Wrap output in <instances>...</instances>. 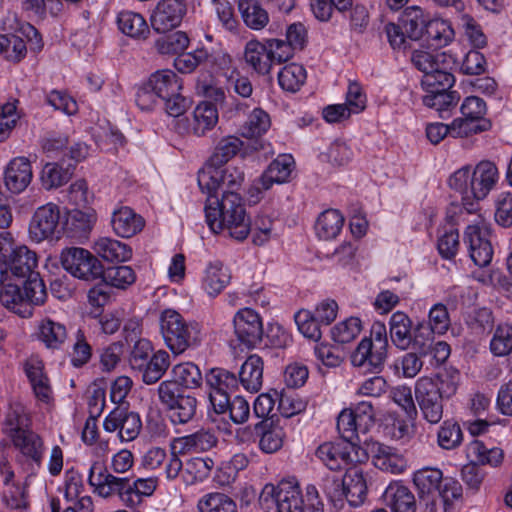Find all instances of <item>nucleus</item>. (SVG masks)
Returning a JSON list of instances; mask_svg holds the SVG:
<instances>
[{
    "instance_id": "nucleus-17",
    "label": "nucleus",
    "mask_w": 512,
    "mask_h": 512,
    "mask_svg": "<svg viewBox=\"0 0 512 512\" xmlns=\"http://www.w3.org/2000/svg\"><path fill=\"white\" fill-rule=\"evenodd\" d=\"M13 443L18 447L25 462L21 463L25 479L36 476V471L40 469L42 459L43 443L40 437L30 430H24L12 434Z\"/></svg>"
},
{
    "instance_id": "nucleus-52",
    "label": "nucleus",
    "mask_w": 512,
    "mask_h": 512,
    "mask_svg": "<svg viewBox=\"0 0 512 512\" xmlns=\"http://www.w3.org/2000/svg\"><path fill=\"white\" fill-rule=\"evenodd\" d=\"M435 331L426 321H420L413 328L411 335V347L422 356H427L435 343Z\"/></svg>"
},
{
    "instance_id": "nucleus-63",
    "label": "nucleus",
    "mask_w": 512,
    "mask_h": 512,
    "mask_svg": "<svg viewBox=\"0 0 512 512\" xmlns=\"http://www.w3.org/2000/svg\"><path fill=\"white\" fill-rule=\"evenodd\" d=\"M361 331V321L357 317H350L338 323L331 329L332 339L337 343L352 341Z\"/></svg>"
},
{
    "instance_id": "nucleus-6",
    "label": "nucleus",
    "mask_w": 512,
    "mask_h": 512,
    "mask_svg": "<svg viewBox=\"0 0 512 512\" xmlns=\"http://www.w3.org/2000/svg\"><path fill=\"white\" fill-rule=\"evenodd\" d=\"M147 81L170 116L178 117L187 110L190 103L181 94L182 80L174 71L170 69L156 71Z\"/></svg>"
},
{
    "instance_id": "nucleus-31",
    "label": "nucleus",
    "mask_w": 512,
    "mask_h": 512,
    "mask_svg": "<svg viewBox=\"0 0 512 512\" xmlns=\"http://www.w3.org/2000/svg\"><path fill=\"white\" fill-rule=\"evenodd\" d=\"M244 58L257 73L268 74L272 67L266 40L260 42L258 40H250L245 46Z\"/></svg>"
},
{
    "instance_id": "nucleus-64",
    "label": "nucleus",
    "mask_w": 512,
    "mask_h": 512,
    "mask_svg": "<svg viewBox=\"0 0 512 512\" xmlns=\"http://www.w3.org/2000/svg\"><path fill=\"white\" fill-rule=\"evenodd\" d=\"M152 351L153 347L149 340L144 338L135 340L128 359L130 368L135 372L143 368L153 355Z\"/></svg>"
},
{
    "instance_id": "nucleus-1",
    "label": "nucleus",
    "mask_w": 512,
    "mask_h": 512,
    "mask_svg": "<svg viewBox=\"0 0 512 512\" xmlns=\"http://www.w3.org/2000/svg\"><path fill=\"white\" fill-rule=\"evenodd\" d=\"M205 217L214 233L227 231L230 237L242 241L251 231V222L241 196L236 191H224L221 198L209 197Z\"/></svg>"
},
{
    "instance_id": "nucleus-19",
    "label": "nucleus",
    "mask_w": 512,
    "mask_h": 512,
    "mask_svg": "<svg viewBox=\"0 0 512 512\" xmlns=\"http://www.w3.org/2000/svg\"><path fill=\"white\" fill-rule=\"evenodd\" d=\"M187 12L184 0H161L151 15V25L158 33L178 27Z\"/></svg>"
},
{
    "instance_id": "nucleus-28",
    "label": "nucleus",
    "mask_w": 512,
    "mask_h": 512,
    "mask_svg": "<svg viewBox=\"0 0 512 512\" xmlns=\"http://www.w3.org/2000/svg\"><path fill=\"white\" fill-rule=\"evenodd\" d=\"M252 433L260 437L259 446L266 453H274L283 445L285 433L281 427L273 425L270 419L256 423Z\"/></svg>"
},
{
    "instance_id": "nucleus-29",
    "label": "nucleus",
    "mask_w": 512,
    "mask_h": 512,
    "mask_svg": "<svg viewBox=\"0 0 512 512\" xmlns=\"http://www.w3.org/2000/svg\"><path fill=\"white\" fill-rule=\"evenodd\" d=\"M238 381L245 390L256 393L263 383V360L257 354L250 355L242 364Z\"/></svg>"
},
{
    "instance_id": "nucleus-48",
    "label": "nucleus",
    "mask_w": 512,
    "mask_h": 512,
    "mask_svg": "<svg viewBox=\"0 0 512 512\" xmlns=\"http://www.w3.org/2000/svg\"><path fill=\"white\" fill-rule=\"evenodd\" d=\"M242 146L243 142L238 137H224L217 143L208 161L212 165L222 167L240 151Z\"/></svg>"
},
{
    "instance_id": "nucleus-12",
    "label": "nucleus",
    "mask_w": 512,
    "mask_h": 512,
    "mask_svg": "<svg viewBox=\"0 0 512 512\" xmlns=\"http://www.w3.org/2000/svg\"><path fill=\"white\" fill-rule=\"evenodd\" d=\"M415 397L423 418L430 424H437L443 417V403L445 396L440 394L437 383L428 377L417 380Z\"/></svg>"
},
{
    "instance_id": "nucleus-27",
    "label": "nucleus",
    "mask_w": 512,
    "mask_h": 512,
    "mask_svg": "<svg viewBox=\"0 0 512 512\" xmlns=\"http://www.w3.org/2000/svg\"><path fill=\"white\" fill-rule=\"evenodd\" d=\"M383 500L392 512H416L414 494L398 482H391L383 493Z\"/></svg>"
},
{
    "instance_id": "nucleus-33",
    "label": "nucleus",
    "mask_w": 512,
    "mask_h": 512,
    "mask_svg": "<svg viewBox=\"0 0 512 512\" xmlns=\"http://www.w3.org/2000/svg\"><path fill=\"white\" fill-rule=\"evenodd\" d=\"M238 11L244 24L253 30H262L269 23V14L258 0H238Z\"/></svg>"
},
{
    "instance_id": "nucleus-62",
    "label": "nucleus",
    "mask_w": 512,
    "mask_h": 512,
    "mask_svg": "<svg viewBox=\"0 0 512 512\" xmlns=\"http://www.w3.org/2000/svg\"><path fill=\"white\" fill-rule=\"evenodd\" d=\"M156 45L161 54L183 53L189 45V38L185 32L176 31L158 39Z\"/></svg>"
},
{
    "instance_id": "nucleus-58",
    "label": "nucleus",
    "mask_w": 512,
    "mask_h": 512,
    "mask_svg": "<svg viewBox=\"0 0 512 512\" xmlns=\"http://www.w3.org/2000/svg\"><path fill=\"white\" fill-rule=\"evenodd\" d=\"M466 323L473 334H489L494 327L493 313L488 308H479L469 314Z\"/></svg>"
},
{
    "instance_id": "nucleus-24",
    "label": "nucleus",
    "mask_w": 512,
    "mask_h": 512,
    "mask_svg": "<svg viewBox=\"0 0 512 512\" xmlns=\"http://www.w3.org/2000/svg\"><path fill=\"white\" fill-rule=\"evenodd\" d=\"M111 225L118 236L130 238L142 231L145 221L141 215L124 206L113 212Z\"/></svg>"
},
{
    "instance_id": "nucleus-23",
    "label": "nucleus",
    "mask_w": 512,
    "mask_h": 512,
    "mask_svg": "<svg viewBox=\"0 0 512 512\" xmlns=\"http://www.w3.org/2000/svg\"><path fill=\"white\" fill-rule=\"evenodd\" d=\"M32 177L30 161L26 157H15L5 169V186L12 193H21L31 183Z\"/></svg>"
},
{
    "instance_id": "nucleus-11",
    "label": "nucleus",
    "mask_w": 512,
    "mask_h": 512,
    "mask_svg": "<svg viewBox=\"0 0 512 512\" xmlns=\"http://www.w3.org/2000/svg\"><path fill=\"white\" fill-rule=\"evenodd\" d=\"M316 456L330 469H345L342 480H363L361 464L352 463L353 459L346 447L339 444L324 443L316 450Z\"/></svg>"
},
{
    "instance_id": "nucleus-22",
    "label": "nucleus",
    "mask_w": 512,
    "mask_h": 512,
    "mask_svg": "<svg viewBox=\"0 0 512 512\" xmlns=\"http://www.w3.org/2000/svg\"><path fill=\"white\" fill-rule=\"evenodd\" d=\"M380 354L372 340L364 338L360 341L351 355V363L354 367L362 369L363 372L380 373L387 358V350L383 349Z\"/></svg>"
},
{
    "instance_id": "nucleus-51",
    "label": "nucleus",
    "mask_w": 512,
    "mask_h": 512,
    "mask_svg": "<svg viewBox=\"0 0 512 512\" xmlns=\"http://www.w3.org/2000/svg\"><path fill=\"white\" fill-rule=\"evenodd\" d=\"M220 168L207 161L198 173V185L203 193H207V198L218 197V191L222 192Z\"/></svg>"
},
{
    "instance_id": "nucleus-8",
    "label": "nucleus",
    "mask_w": 512,
    "mask_h": 512,
    "mask_svg": "<svg viewBox=\"0 0 512 512\" xmlns=\"http://www.w3.org/2000/svg\"><path fill=\"white\" fill-rule=\"evenodd\" d=\"M462 118L451 123L452 133L466 137L487 131L491 128V121L486 119V103L477 96L467 97L461 105Z\"/></svg>"
},
{
    "instance_id": "nucleus-40",
    "label": "nucleus",
    "mask_w": 512,
    "mask_h": 512,
    "mask_svg": "<svg viewBox=\"0 0 512 512\" xmlns=\"http://www.w3.org/2000/svg\"><path fill=\"white\" fill-rule=\"evenodd\" d=\"M119 30L132 38H146L149 34V27L144 17L133 11H121L117 17Z\"/></svg>"
},
{
    "instance_id": "nucleus-35",
    "label": "nucleus",
    "mask_w": 512,
    "mask_h": 512,
    "mask_svg": "<svg viewBox=\"0 0 512 512\" xmlns=\"http://www.w3.org/2000/svg\"><path fill=\"white\" fill-rule=\"evenodd\" d=\"M218 122L217 108L209 103L202 102L195 108L189 127L196 136H203L211 130Z\"/></svg>"
},
{
    "instance_id": "nucleus-45",
    "label": "nucleus",
    "mask_w": 512,
    "mask_h": 512,
    "mask_svg": "<svg viewBox=\"0 0 512 512\" xmlns=\"http://www.w3.org/2000/svg\"><path fill=\"white\" fill-rule=\"evenodd\" d=\"M199 512H238L236 502L224 493L213 492L201 497L197 503Z\"/></svg>"
},
{
    "instance_id": "nucleus-34",
    "label": "nucleus",
    "mask_w": 512,
    "mask_h": 512,
    "mask_svg": "<svg viewBox=\"0 0 512 512\" xmlns=\"http://www.w3.org/2000/svg\"><path fill=\"white\" fill-rule=\"evenodd\" d=\"M171 364L170 355L165 350H158L153 353L144 367L139 369L142 381L147 385L157 383L168 370Z\"/></svg>"
},
{
    "instance_id": "nucleus-47",
    "label": "nucleus",
    "mask_w": 512,
    "mask_h": 512,
    "mask_svg": "<svg viewBox=\"0 0 512 512\" xmlns=\"http://www.w3.org/2000/svg\"><path fill=\"white\" fill-rule=\"evenodd\" d=\"M419 489L420 503L424 505L423 512H437L438 504H442L444 512L447 511L448 495L445 493V489L435 491L433 488L434 482H414Z\"/></svg>"
},
{
    "instance_id": "nucleus-44",
    "label": "nucleus",
    "mask_w": 512,
    "mask_h": 512,
    "mask_svg": "<svg viewBox=\"0 0 512 512\" xmlns=\"http://www.w3.org/2000/svg\"><path fill=\"white\" fill-rule=\"evenodd\" d=\"M25 370L37 398L42 401H48L50 387L48 385V379L43 373L42 361L34 358L30 359L26 363Z\"/></svg>"
},
{
    "instance_id": "nucleus-41",
    "label": "nucleus",
    "mask_w": 512,
    "mask_h": 512,
    "mask_svg": "<svg viewBox=\"0 0 512 512\" xmlns=\"http://www.w3.org/2000/svg\"><path fill=\"white\" fill-rule=\"evenodd\" d=\"M368 450L377 452L374 456V465L382 471L389 472L394 475L402 474L406 468V461L396 455L389 454L386 450L387 447L382 446L377 442H371Z\"/></svg>"
},
{
    "instance_id": "nucleus-3",
    "label": "nucleus",
    "mask_w": 512,
    "mask_h": 512,
    "mask_svg": "<svg viewBox=\"0 0 512 512\" xmlns=\"http://www.w3.org/2000/svg\"><path fill=\"white\" fill-rule=\"evenodd\" d=\"M498 169L493 162H479L473 172L468 167L457 170L449 178V186L462 195L463 207L467 214L475 213L479 200L484 199L498 180Z\"/></svg>"
},
{
    "instance_id": "nucleus-54",
    "label": "nucleus",
    "mask_w": 512,
    "mask_h": 512,
    "mask_svg": "<svg viewBox=\"0 0 512 512\" xmlns=\"http://www.w3.org/2000/svg\"><path fill=\"white\" fill-rule=\"evenodd\" d=\"M136 276L130 266H112L104 269L100 281L104 282L109 288L116 287L125 289L135 282Z\"/></svg>"
},
{
    "instance_id": "nucleus-61",
    "label": "nucleus",
    "mask_w": 512,
    "mask_h": 512,
    "mask_svg": "<svg viewBox=\"0 0 512 512\" xmlns=\"http://www.w3.org/2000/svg\"><path fill=\"white\" fill-rule=\"evenodd\" d=\"M8 489L4 492V501L7 506L15 510H26L29 507L27 500L26 482H6Z\"/></svg>"
},
{
    "instance_id": "nucleus-10",
    "label": "nucleus",
    "mask_w": 512,
    "mask_h": 512,
    "mask_svg": "<svg viewBox=\"0 0 512 512\" xmlns=\"http://www.w3.org/2000/svg\"><path fill=\"white\" fill-rule=\"evenodd\" d=\"M260 501L273 500L277 506V512L300 511L304 504V498L298 482H272L266 483L260 493Z\"/></svg>"
},
{
    "instance_id": "nucleus-13",
    "label": "nucleus",
    "mask_w": 512,
    "mask_h": 512,
    "mask_svg": "<svg viewBox=\"0 0 512 512\" xmlns=\"http://www.w3.org/2000/svg\"><path fill=\"white\" fill-rule=\"evenodd\" d=\"M0 303L8 310L22 318L33 314V305H42L35 302L30 295L29 284L18 281H0Z\"/></svg>"
},
{
    "instance_id": "nucleus-56",
    "label": "nucleus",
    "mask_w": 512,
    "mask_h": 512,
    "mask_svg": "<svg viewBox=\"0 0 512 512\" xmlns=\"http://www.w3.org/2000/svg\"><path fill=\"white\" fill-rule=\"evenodd\" d=\"M212 56L206 49H196L193 52L181 53L174 60V67L183 74L193 72L199 65L212 63Z\"/></svg>"
},
{
    "instance_id": "nucleus-5",
    "label": "nucleus",
    "mask_w": 512,
    "mask_h": 512,
    "mask_svg": "<svg viewBox=\"0 0 512 512\" xmlns=\"http://www.w3.org/2000/svg\"><path fill=\"white\" fill-rule=\"evenodd\" d=\"M158 397L166 407L168 417L173 425H185L191 422L197 413L198 401L193 393H186L174 382H161Z\"/></svg>"
},
{
    "instance_id": "nucleus-21",
    "label": "nucleus",
    "mask_w": 512,
    "mask_h": 512,
    "mask_svg": "<svg viewBox=\"0 0 512 512\" xmlns=\"http://www.w3.org/2000/svg\"><path fill=\"white\" fill-rule=\"evenodd\" d=\"M217 437L209 430L200 429L192 434L173 438L170 449L173 455L202 453L213 448Z\"/></svg>"
},
{
    "instance_id": "nucleus-26",
    "label": "nucleus",
    "mask_w": 512,
    "mask_h": 512,
    "mask_svg": "<svg viewBox=\"0 0 512 512\" xmlns=\"http://www.w3.org/2000/svg\"><path fill=\"white\" fill-rule=\"evenodd\" d=\"M96 213L92 209L70 210L65 221L66 233L77 240L87 239L96 222Z\"/></svg>"
},
{
    "instance_id": "nucleus-53",
    "label": "nucleus",
    "mask_w": 512,
    "mask_h": 512,
    "mask_svg": "<svg viewBox=\"0 0 512 512\" xmlns=\"http://www.w3.org/2000/svg\"><path fill=\"white\" fill-rule=\"evenodd\" d=\"M270 117L269 115L260 108H256L249 115L246 122L240 128L241 136L252 139L258 138L270 127Z\"/></svg>"
},
{
    "instance_id": "nucleus-7",
    "label": "nucleus",
    "mask_w": 512,
    "mask_h": 512,
    "mask_svg": "<svg viewBox=\"0 0 512 512\" xmlns=\"http://www.w3.org/2000/svg\"><path fill=\"white\" fill-rule=\"evenodd\" d=\"M60 262L65 271L86 282L98 281L104 274L101 261L93 253L81 247L63 249Z\"/></svg>"
},
{
    "instance_id": "nucleus-30",
    "label": "nucleus",
    "mask_w": 512,
    "mask_h": 512,
    "mask_svg": "<svg viewBox=\"0 0 512 512\" xmlns=\"http://www.w3.org/2000/svg\"><path fill=\"white\" fill-rule=\"evenodd\" d=\"M389 326L392 343L401 350H407L414 328L411 319L404 312L397 311L390 317Z\"/></svg>"
},
{
    "instance_id": "nucleus-50",
    "label": "nucleus",
    "mask_w": 512,
    "mask_h": 512,
    "mask_svg": "<svg viewBox=\"0 0 512 512\" xmlns=\"http://www.w3.org/2000/svg\"><path fill=\"white\" fill-rule=\"evenodd\" d=\"M73 174L71 165L66 168L57 163H47L41 173L42 185L46 190L58 188L66 184Z\"/></svg>"
},
{
    "instance_id": "nucleus-39",
    "label": "nucleus",
    "mask_w": 512,
    "mask_h": 512,
    "mask_svg": "<svg viewBox=\"0 0 512 512\" xmlns=\"http://www.w3.org/2000/svg\"><path fill=\"white\" fill-rule=\"evenodd\" d=\"M427 22L422 9L418 6L406 8L399 18V23L410 40H418L423 37Z\"/></svg>"
},
{
    "instance_id": "nucleus-43",
    "label": "nucleus",
    "mask_w": 512,
    "mask_h": 512,
    "mask_svg": "<svg viewBox=\"0 0 512 512\" xmlns=\"http://www.w3.org/2000/svg\"><path fill=\"white\" fill-rule=\"evenodd\" d=\"M459 100V96L455 91H435L428 92L423 97V103L427 107L435 109L441 118H447L450 116L452 109H454Z\"/></svg>"
},
{
    "instance_id": "nucleus-46",
    "label": "nucleus",
    "mask_w": 512,
    "mask_h": 512,
    "mask_svg": "<svg viewBox=\"0 0 512 512\" xmlns=\"http://www.w3.org/2000/svg\"><path fill=\"white\" fill-rule=\"evenodd\" d=\"M307 78L305 68L296 63H291L283 67L278 73V83L280 87L291 93H295L304 85Z\"/></svg>"
},
{
    "instance_id": "nucleus-59",
    "label": "nucleus",
    "mask_w": 512,
    "mask_h": 512,
    "mask_svg": "<svg viewBox=\"0 0 512 512\" xmlns=\"http://www.w3.org/2000/svg\"><path fill=\"white\" fill-rule=\"evenodd\" d=\"M298 330L307 338L318 341L321 338V323L313 312L301 309L294 315Z\"/></svg>"
},
{
    "instance_id": "nucleus-25",
    "label": "nucleus",
    "mask_w": 512,
    "mask_h": 512,
    "mask_svg": "<svg viewBox=\"0 0 512 512\" xmlns=\"http://www.w3.org/2000/svg\"><path fill=\"white\" fill-rule=\"evenodd\" d=\"M36 337L47 349L59 350L67 340L68 332L63 323L44 318L37 325Z\"/></svg>"
},
{
    "instance_id": "nucleus-36",
    "label": "nucleus",
    "mask_w": 512,
    "mask_h": 512,
    "mask_svg": "<svg viewBox=\"0 0 512 512\" xmlns=\"http://www.w3.org/2000/svg\"><path fill=\"white\" fill-rule=\"evenodd\" d=\"M423 37L430 47L438 49L453 40L454 30L448 21L436 18L427 22Z\"/></svg>"
},
{
    "instance_id": "nucleus-57",
    "label": "nucleus",
    "mask_w": 512,
    "mask_h": 512,
    "mask_svg": "<svg viewBox=\"0 0 512 512\" xmlns=\"http://www.w3.org/2000/svg\"><path fill=\"white\" fill-rule=\"evenodd\" d=\"M463 441L460 425L454 420H445L437 434L438 445L445 450L458 448Z\"/></svg>"
},
{
    "instance_id": "nucleus-55",
    "label": "nucleus",
    "mask_w": 512,
    "mask_h": 512,
    "mask_svg": "<svg viewBox=\"0 0 512 512\" xmlns=\"http://www.w3.org/2000/svg\"><path fill=\"white\" fill-rule=\"evenodd\" d=\"M454 76L448 72L444 64H440L428 75H423L422 87L427 92L449 90L454 84Z\"/></svg>"
},
{
    "instance_id": "nucleus-16",
    "label": "nucleus",
    "mask_w": 512,
    "mask_h": 512,
    "mask_svg": "<svg viewBox=\"0 0 512 512\" xmlns=\"http://www.w3.org/2000/svg\"><path fill=\"white\" fill-rule=\"evenodd\" d=\"M234 332L241 345L254 348L263 338V324L261 317L251 308L239 310L234 318Z\"/></svg>"
},
{
    "instance_id": "nucleus-32",
    "label": "nucleus",
    "mask_w": 512,
    "mask_h": 512,
    "mask_svg": "<svg viewBox=\"0 0 512 512\" xmlns=\"http://www.w3.org/2000/svg\"><path fill=\"white\" fill-rule=\"evenodd\" d=\"M94 251L110 262H125L132 256V250L128 245L108 237L99 238L94 244Z\"/></svg>"
},
{
    "instance_id": "nucleus-15",
    "label": "nucleus",
    "mask_w": 512,
    "mask_h": 512,
    "mask_svg": "<svg viewBox=\"0 0 512 512\" xmlns=\"http://www.w3.org/2000/svg\"><path fill=\"white\" fill-rule=\"evenodd\" d=\"M463 240L468 246L470 258L475 265L486 267L491 263L493 248L489 240V231L482 219L467 226Z\"/></svg>"
},
{
    "instance_id": "nucleus-9",
    "label": "nucleus",
    "mask_w": 512,
    "mask_h": 512,
    "mask_svg": "<svg viewBox=\"0 0 512 512\" xmlns=\"http://www.w3.org/2000/svg\"><path fill=\"white\" fill-rule=\"evenodd\" d=\"M95 493L107 498L117 493L127 506L141 503L144 496H150L156 489V482H88Z\"/></svg>"
},
{
    "instance_id": "nucleus-20",
    "label": "nucleus",
    "mask_w": 512,
    "mask_h": 512,
    "mask_svg": "<svg viewBox=\"0 0 512 512\" xmlns=\"http://www.w3.org/2000/svg\"><path fill=\"white\" fill-rule=\"evenodd\" d=\"M337 429L341 437L350 444V448L355 452V461L361 463L366 460L368 458L366 449H369L371 443L368 442V438L360 437L362 433L358 428V421L349 409H344L339 414Z\"/></svg>"
},
{
    "instance_id": "nucleus-42",
    "label": "nucleus",
    "mask_w": 512,
    "mask_h": 512,
    "mask_svg": "<svg viewBox=\"0 0 512 512\" xmlns=\"http://www.w3.org/2000/svg\"><path fill=\"white\" fill-rule=\"evenodd\" d=\"M343 224L344 217L338 210H326L317 219L315 225L316 234L320 239H333L340 233Z\"/></svg>"
},
{
    "instance_id": "nucleus-14",
    "label": "nucleus",
    "mask_w": 512,
    "mask_h": 512,
    "mask_svg": "<svg viewBox=\"0 0 512 512\" xmlns=\"http://www.w3.org/2000/svg\"><path fill=\"white\" fill-rule=\"evenodd\" d=\"M293 165L294 159L291 155L283 154L278 156L248 190L250 200L256 203L259 201L263 191H267L275 183L281 184L286 182L290 177Z\"/></svg>"
},
{
    "instance_id": "nucleus-18",
    "label": "nucleus",
    "mask_w": 512,
    "mask_h": 512,
    "mask_svg": "<svg viewBox=\"0 0 512 512\" xmlns=\"http://www.w3.org/2000/svg\"><path fill=\"white\" fill-rule=\"evenodd\" d=\"M60 209L56 204L48 203L34 212L29 224V237L32 241L40 243L52 238L59 226Z\"/></svg>"
},
{
    "instance_id": "nucleus-2",
    "label": "nucleus",
    "mask_w": 512,
    "mask_h": 512,
    "mask_svg": "<svg viewBox=\"0 0 512 512\" xmlns=\"http://www.w3.org/2000/svg\"><path fill=\"white\" fill-rule=\"evenodd\" d=\"M37 267L38 256L27 246L0 247V281L27 283L33 300L44 303L47 291Z\"/></svg>"
},
{
    "instance_id": "nucleus-60",
    "label": "nucleus",
    "mask_w": 512,
    "mask_h": 512,
    "mask_svg": "<svg viewBox=\"0 0 512 512\" xmlns=\"http://www.w3.org/2000/svg\"><path fill=\"white\" fill-rule=\"evenodd\" d=\"M490 350L495 356H506L512 352V326L499 324L490 342Z\"/></svg>"
},
{
    "instance_id": "nucleus-38",
    "label": "nucleus",
    "mask_w": 512,
    "mask_h": 512,
    "mask_svg": "<svg viewBox=\"0 0 512 512\" xmlns=\"http://www.w3.org/2000/svg\"><path fill=\"white\" fill-rule=\"evenodd\" d=\"M231 275L227 268L219 261L212 262L205 271L203 287L212 297L221 293V291L230 282Z\"/></svg>"
},
{
    "instance_id": "nucleus-49",
    "label": "nucleus",
    "mask_w": 512,
    "mask_h": 512,
    "mask_svg": "<svg viewBox=\"0 0 512 512\" xmlns=\"http://www.w3.org/2000/svg\"><path fill=\"white\" fill-rule=\"evenodd\" d=\"M205 380L209 389L223 392L232 393L239 385L237 375L223 368H212L206 374Z\"/></svg>"
},
{
    "instance_id": "nucleus-4",
    "label": "nucleus",
    "mask_w": 512,
    "mask_h": 512,
    "mask_svg": "<svg viewBox=\"0 0 512 512\" xmlns=\"http://www.w3.org/2000/svg\"><path fill=\"white\" fill-rule=\"evenodd\" d=\"M160 332L166 346L175 354L185 352L199 342L200 330L197 323L187 322L173 309H166L159 317Z\"/></svg>"
},
{
    "instance_id": "nucleus-37",
    "label": "nucleus",
    "mask_w": 512,
    "mask_h": 512,
    "mask_svg": "<svg viewBox=\"0 0 512 512\" xmlns=\"http://www.w3.org/2000/svg\"><path fill=\"white\" fill-rule=\"evenodd\" d=\"M172 380L165 382H174L178 388L195 389L202 384V374L199 367L192 362L177 364L172 369Z\"/></svg>"
}]
</instances>
